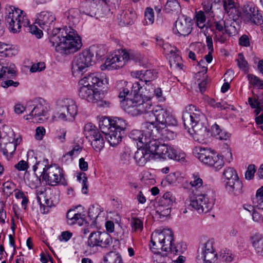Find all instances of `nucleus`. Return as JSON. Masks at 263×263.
<instances>
[{"label": "nucleus", "instance_id": "nucleus-60", "mask_svg": "<svg viewBox=\"0 0 263 263\" xmlns=\"http://www.w3.org/2000/svg\"><path fill=\"white\" fill-rule=\"evenodd\" d=\"M220 257L222 261L230 262L233 260L234 256L231 251L225 249L221 251Z\"/></svg>", "mask_w": 263, "mask_h": 263}, {"label": "nucleus", "instance_id": "nucleus-18", "mask_svg": "<svg viewBox=\"0 0 263 263\" xmlns=\"http://www.w3.org/2000/svg\"><path fill=\"white\" fill-rule=\"evenodd\" d=\"M146 129L144 134L143 131L137 129H134L130 132L129 134V137L135 141H138V146L143 147L144 145L149 144L151 143L152 140V136L151 134V130Z\"/></svg>", "mask_w": 263, "mask_h": 263}, {"label": "nucleus", "instance_id": "nucleus-29", "mask_svg": "<svg viewBox=\"0 0 263 263\" xmlns=\"http://www.w3.org/2000/svg\"><path fill=\"white\" fill-rule=\"evenodd\" d=\"M45 194L44 191L36 190V195L38 203H40L41 206L42 205L45 206L43 210V213H47L49 208L54 205L53 200L51 198H47Z\"/></svg>", "mask_w": 263, "mask_h": 263}, {"label": "nucleus", "instance_id": "nucleus-64", "mask_svg": "<svg viewBox=\"0 0 263 263\" xmlns=\"http://www.w3.org/2000/svg\"><path fill=\"white\" fill-rule=\"evenodd\" d=\"M255 172L256 169L255 165H249L245 173V178L249 180L252 179L254 177Z\"/></svg>", "mask_w": 263, "mask_h": 263}, {"label": "nucleus", "instance_id": "nucleus-54", "mask_svg": "<svg viewBox=\"0 0 263 263\" xmlns=\"http://www.w3.org/2000/svg\"><path fill=\"white\" fill-rule=\"evenodd\" d=\"M130 225L132 231L134 232L141 231L143 228V221L139 218H132Z\"/></svg>", "mask_w": 263, "mask_h": 263}, {"label": "nucleus", "instance_id": "nucleus-26", "mask_svg": "<svg viewBox=\"0 0 263 263\" xmlns=\"http://www.w3.org/2000/svg\"><path fill=\"white\" fill-rule=\"evenodd\" d=\"M251 243L257 255L263 257V235L255 234L250 238Z\"/></svg>", "mask_w": 263, "mask_h": 263}, {"label": "nucleus", "instance_id": "nucleus-1", "mask_svg": "<svg viewBox=\"0 0 263 263\" xmlns=\"http://www.w3.org/2000/svg\"><path fill=\"white\" fill-rule=\"evenodd\" d=\"M56 20L55 16L51 12L43 11L38 14L37 24L49 34V41L54 47L56 52L62 55L73 54L82 47L81 37L77 32L70 27H65L51 30Z\"/></svg>", "mask_w": 263, "mask_h": 263}, {"label": "nucleus", "instance_id": "nucleus-55", "mask_svg": "<svg viewBox=\"0 0 263 263\" xmlns=\"http://www.w3.org/2000/svg\"><path fill=\"white\" fill-rule=\"evenodd\" d=\"M238 67L242 71L247 72L248 71V63L246 60L243 54L239 53L236 60Z\"/></svg>", "mask_w": 263, "mask_h": 263}, {"label": "nucleus", "instance_id": "nucleus-8", "mask_svg": "<svg viewBox=\"0 0 263 263\" xmlns=\"http://www.w3.org/2000/svg\"><path fill=\"white\" fill-rule=\"evenodd\" d=\"M7 11L6 21L9 25L10 31L13 33L19 32L22 26L27 27L29 24L30 21L24 11L10 6L7 9Z\"/></svg>", "mask_w": 263, "mask_h": 263}, {"label": "nucleus", "instance_id": "nucleus-37", "mask_svg": "<svg viewBox=\"0 0 263 263\" xmlns=\"http://www.w3.org/2000/svg\"><path fill=\"white\" fill-rule=\"evenodd\" d=\"M99 125L102 133L105 134L112 129V119L107 117H102L100 119Z\"/></svg>", "mask_w": 263, "mask_h": 263}, {"label": "nucleus", "instance_id": "nucleus-62", "mask_svg": "<svg viewBox=\"0 0 263 263\" xmlns=\"http://www.w3.org/2000/svg\"><path fill=\"white\" fill-rule=\"evenodd\" d=\"M248 104L251 108H256L260 105V102L258 101V96L253 93V96L248 98Z\"/></svg>", "mask_w": 263, "mask_h": 263}, {"label": "nucleus", "instance_id": "nucleus-3", "mask_svg": "<svg viewBox=\"0 0 263 263\" xmlns=\"http://www.w3.org/2000/svg\"><path fill=\"white\" fill-rule=\"evenodd\" d=\"M182 120L185 128H191L197 136V140H203L208 137L209 132L205 123L204 114L192 105H187L183 113Z\"/></svg>", "mask_w": 263, "mask_h": 263}, {"label": "nucleus", "instance_id": "nucleus-17", "mask_svg": "<svg viewBox=\"0 0 263 263\" xmlns=\"http://www.w3.org/2000/svg\"><path fill=\"white\" fill-rule=\"evenodd\" d=\"M150 145H144L143 147H140L135 152L134 159L137 164L139 166H144L148 161L154 158V155Z\"/></svg>", "mask_w": 263, "mask_h": 263}, {"label": "nucleus", "instance_id": "nucleus-45", "mask_svg": "<svg viewBox=\"0 0 263 263\" xmlns=\"http://www.w3.org/2000/svg\"><path fill=\"white\" fill-rule=\"evenodd\" d=\"M252 203L255 208L263 210V186L257 190L255 197L252 198Z\"/></svg>", "mask_w": 263, "mask_h": 263}, {"label": "nucleus", "instance_id": "nucleus-32", "mask_svg": "<svg viewBox=\"0 0 263 263\" xmlns=\"http://www.w3.org/2000/svg\"><path fill=\"white\" fill-rule=\"evenodd\" d=\"M223 5L225 11L229 14L232 15L233 20L236 19L239 16V12L237 10L235 2L233 0H223Z\"/></svg>", "mask_w": 263, "mask_h": 263}, {"label": "nucleus", "instance_id": "nucleus-58", "mask_svg": "<svg viewBox=\"0 0 263 263\" xmlns=\"http://www.w3.org/2000/svg\"><path fill=\"white\" fill-rule=\"evenodd\" d=\"M231 21H228L225 26L224 32L229 36L235 35L237 33V29L235 26V22H230Z\"/></svg>", "mask_w": 263, "mask_h": 263}, {"label": "nucleus", "instance_id": "nucleus-25", "mask_svg": "<svg viewBox=\"0 0 263 263\" xmlns=\"http://www.w3.org/2000/svg\"><path fill=\"white\" fill-rule=\"evenodd\" d=\"M135 18V13L129 10H123L117 15L119 25L122 26L133 24Z\"/></svg>", "mask_w": 263, "mask_h": 263}, {"label": "nucleus", "instance_id": "nucleus-7", "mask_svg": "<svg viewBox=\"0 0 263 263\" xmlns=\"http://www.w3.org/2000/svg\"><path fill=\"white\" fill-rule=\"evenodd\" d=\"M78 109L75 102L70 99H64L59 101L56 110L52 116V120L57 121H72L77 115Z\"/></svg>", "mask_w": 263, "mask_h": 263}, {"label": "nucleus", "instance_id": "nucleus-2", "mask_svg": "<svg viewBox=\"0 0 263 263\" xmlns=\"http://www.w3.org/2000/svg\"><path fill=\"white\" fill-rule=\"evenodd\" d=\"M173 241V233L169 229H164L162 231L157 230L152 234L153 246H151V249L154 252L153 256L154 263H172L167 253L178 255L183 252L185 248H182V244H174Z\"/></svg>", "mask_w": 263, "mask_h": 263}, {"label": "nucleus", "instance_id": "nucleus-12", "mask_svg": "<svg viewBox=\"0 0 263 263\" xmlns=\"http://www.w3.org/2000/svg\"><path fill=\"white\" fill-rule=\"evenodd\" d=\"M143 127L151 130L152 140H172L175 139L176 134L166 127H161L160 125H155L153 121H148L143 124Z\"/></svg>", "mask_w": 263, "mask_h": 263}, {"label": "nucleus", "instance_id": "nucleus-46", "mask_svg": "<svg viewBox=\"0 0 263 263\" xmlns=\"http://www.w3.org/2000/svg\"><path fill=\"white\" fill-rule=\"evenodd\" d=\"M145 86H143V91L141 95H139L142 99L145 100H149L151 98L153 97L155 95L154 87L151 83L144 84Z\"/></svg>", "mask_w": 263, "mask_h": 263}, {"label": "nucleus", "instance_id": "nucleus-15", "mask_svg": "<svg viewBox=\"0 0 263 263\" xmlns=\"http://www.w3.org/2000/svg\"><path fill=\"white\" fill-rule=\"evenodd\" d=\"M154 114L156 116L155 125H160L163 127H166V125L176 126L177 125V121L175 117L160 106L156 107V111Z\"/></svg>", "mask_w": 263, "mask_h": 263}, {"label": "nucleus", "instance_id": "nucleus-48", "mask_svg": "<svg viewBox=\"0 0 263 263\" xmlns=\"http://www.w3.org/2000/svg\"><path fill=\"white\" fill-rule=\"evenodd\" d=\"M222 175L225 178V183L228 181H230V180L232 179L239 178L236 171L233 168L230 167L224 168Z\"/></svg>", "mask_w": 263, "mask_h": 263}, {"label": "nucleus", "instance_id": "nucleus-41", "mask_svg": "<svg viewBox=\"0 0 263 263\" xmlns=\"http://www.w3.org/2000/svg\"><path fill=\"white\" fill-rule=\"evenodd\" d=\"M81 149L82 148L80 145H75L71 151L67 153L62 157L61 159L62 162L67 164L69 162L71 161L72 160V156H77L80 154L81 152Z\"/></svg>", "mask_w": 263, "mask_h": 263}, {"label": "nucleus", "instance_id": "nucleus-33", "mask_svg": "<svg viewBox=\"0 0 263 263\" xmlns=\"http://www.w3.org/2000/svg\"><path fill=\"white\" fill-rule=\"evenodd\" d=\"M169 59L170 66L171 67L178 68L179 69H183V65L182 63V58L179 54L171 50L170 51Z\"/></svg>", "mask_w": 263, "mask_h": 263}, {"label": "nucleus", "instance_id": "nucleus-40", "mask_svg": "<svg viewBox=\"0 0 263 263\" xmlns=\"http://www.w3.org/2000/svg\"><path fill=\"white\" fill-rule=\"evenodd\" d=\"M112 129L124 132L126 129L127 123L125 120L119 117H114L112 119Z\"/></svg>", "mask_w": 263, "mask_h": 263}, {"label": "nucleus", "instance_id": "nucleus-16", "mask_svg": "<svg viewBox=\"0 0 263 263\" xmlns=\"http://www.w3.org/2000/svg\"><path fill=\"white\" fill-rule=\"evenodd\" d=\"M201 258L204 263H215L217 260V253L213 248V241L208 240L201 246Z\"/></svg>", "mask_w": 263, "mask_h": 263}, {"label": "nucleus", "instance_id": "nucleus-28", "mask_svg": "<svg viewBox=\"0 0 263 263\" xmlns=\"http://www.w3.org/2000/svg\"><path fill=\"white\" fill-rule=\"evenodd\" d=\"M135 77L140 81H143V84L151 83V81L154 80L157 77V73L154 72L152 70H142L136 71Z\"/></svg>", "mask_w": 263, "mask_h": 263}, {"label": "nucleus", "instance_id": "nucleus-50", "mask_svg": "<svg viewBox=\"0 0 263 263\" xmlns=\"http://www.w3.org/2000/svg\"><path fill=\"white\" fill-rule=\"evenodd\" d=\"M165 9L167 12H178L180 10V6L177 0H167Z\"/></svg>", "mask_w": 263, "mask_h": 263}, {"label": "nucleus", "instance_id": "nucleus-42", "mask_svg": "<svg viewBox=\"0 0 263 263\" xmlns=\"http://www.w3.org/2000/svg\"><path fill=\"white\" fill-rule=\"evenodd\" d=\"M15 50L10 45L0 42V56L11 57L15 54Z\"/></svg>", "mask_w": 263, "mask_h": 263}, {"label": "nucleus", "instance_id": "nucleus-30", "mask_svg": "<svg viewBox=\"0 0 263 263\" xmlns=\"http://www.w3.org/2000/svg\"><path fill=\"white\" fill-rule=\"evenodd\" d=\"M71 69L73 77L81 78L82 76V57L80 54L76 56L73 59Z\"/></svg>", "mask_w": 263, "mask_h": 263}, {"label": "nucleus", "instance_id": "nucleus-63", "mask_svg": "<svg viewBox=\"0 0 263 263\" xmlns=\"http://www.w3.org/2000/svg\"><path fill=\"white\" fill-rule=\"evenodd\" d=\"M46 65L44 62H39L33 64L30 70L31 72H40L45 69Z\"/></svg>", "mask_w": 263, "mask_h": 263}, {"label": "nucleus", "instance_id": "nucleus-53", "mask_svg": "<svg viewBox=\"0 0 263 263\" xmlns=\"http://www.w3.org/2000/svg\"><path fill=\"white\" fill-rule=\"evenodd\" d=\"M249 83L254 87H257L258 88H263V81L258 77L252 74H248L247 76Z\"/></svg>", "mask_w": 263, "mask_h": 263}, {"label": "nucleus", "instance_id": "nucleus-47", "mask_svg": "<svg viewBox=\"0 0 263 263\" xmlns=\"http://www.w3.org/2000/svg\"><path fill=\"white\" fill-rule=\"evenodd\" d=\"M100 232H91L88 238L86 245L90 249L98 246Z\"/></svg>", "mask_w": 263, "mask_h": 263}, {"label": "nucleus", "instance_id": "nucleus-43", "mask_svg": "<svg viewBox=\"0 0 263 263\" xmlns=\"http://www.w3.org/2000/svg\"><path fill=\"white\" fill-rule=\"evenodd\" d=\"M98 246L102 248H107L112 242L110 235L106 232H100Z\"/></svg>", "mask_w": 263, "mask_h": 263}, {"label": "nucleus", "instance_id": "nucleus-27", "mask_svg": "<svg viewBox=\"0 0 263 263\" xmlns=\"http://www.w3.org/2000/svg\"><path fill=\"white\" fill-rule=\"evenodd\" d=\"M123 134V132L111 129L105 135L110 145L115 146L121 141Z\"/></svg>", "mask_w": 263, "mask_h": 263}, {"label": "nucleus", "instance_id": "nucleus-19", "mask_svg": "<svg viewBox=\"0 0 263 263\" xmlns=\"http://www.w3.org/2000/svg\"><path fill=\"white\" fill-rule=\"evenodd\" d=\"M193 21L191 18L182 15L176 21L175 27L180 35H188L192 31Z\"/></svg>", "mask_w": 263, "mask_h": 263}, {"label": "nucleus", "instance_id": "nucleus-51", "mask_svg": "<svg viewBox=\"0 0 263 263\" xmlns=\"http://www.w3.org/2000/svg\"><path fill=\"white\" fill-rule=\"evenodd\" d=\"M144 19L146 25H152L155 20L154 11L151 7H147L144 12Z\"/></svg>", "mask_w": 263, "mask_h": 263}, {"label": "nucleus", "instance_id": "nucleus-39", "mask_svg": "<svg viewBox=\"0 0 263 263\" xmlns=\"http://www.w3.org/2000/svg\"><path fill=\"white\" fill-rule=\"evenodd\" d=\"M175 202V197L170 192H167L164 194L163 196L159 199L158 203L161 205H165V207H171Z\"/></svg>", "mask_w": 263, "mask_h": 263}, {"label": "nucleus", "instance_id": "nucleus-59", "mask_svg": "<svg viewBox=\"0 0 263 263\" xmlns=\"http://www.w3.org/2000/svg\"><path fill=\"white\" fill-rule=\"evenodd\" d=\"M171 209L170 207H165V205H161L158 203L156 212L159 215L160 217H165L170 215Z\"/></svg>", "mask_w": 263, "mask_h": 263}, {"label": "nucleus", "instance_id": "nucleus-36", "mask_svg": "<svg viewBox=\"0 0 263 263\" xmlns=\"http://www.w3.org/2000/svg\"><path fill=\"white\" fill-rule=\"evenodd\" d=\"M14 195L16 199H22L21 205L24 210L27 209L29 203L28 193L23 191L16 189L13 191Z\"/></svg>", "mask_w": 263, "mask_h": 263}, {"label": "nucleus", "instance_id": "nucleus-5", "mask_svg": "<svg viewBox=\"0 0 263 263\" xmlns=\"http://www.w3.org/2000/svg\"><path fill=\"white\" fill-rule=\"evenodd\" d=\"M215 202L214 193L207 186H202L194 198L190 201V205L199 213H207L211 210Z\"/></svg>", "mask_w": 263, "mask_h": 263}, {"label": "nucleus", "instance_id": "nucleus-35", "mask_svg": "<svg viewBox=\"0 0 263 263\" xmlns=\"http://www.w3.org/2000/svg\"><path fill=\"white\" fill-rule=\"evenodd\" d=\"M104 263H123L121 255L116 252L110 251L103 257Z\"/></svg>", "mask_w": 263, "mask_h": 263}, {"label": "nucleus", "instance_id": "nucleus-44", "mask_svg": "<svg viewBox=\"0 0 263 263\" xmlns=\"http://www.w3.org/2000/svg\"><path fill=\"white\" fill-rule=\"evenodd\" d=\"M90 48L93 54H96V57L98 59H101L107 52V49L104 45H93L91 46Z\"/></svg>", "mask_w": 263, "mask_h": 263}, {"label": "nucleus", "instance_id": "nucleus-22", "mask_svg": "<svg viewBox=\"0 0 263 263\" xmlns=\"http://www.w3.org/2000/svg\"><path fill=\"white\" fill-rule=\"evenodd\" d=\"M28 163L32 166L34 172L39 168L44 170V167H47L48 165V159L41 158L38 159L32 150L28 151Z\"/></svg>", "mask_w": 263, "mask_h": 263}, {"label": "nucleus", "instance_id": "nucleus-10", "mask_svg": "<svg viewBox=\"0 0 263 263\" xmlns=\"http://www.w3.org/2000/svg\"><path fill=\"white\" fill-rule=\"evenodd\" d=\"M121 107L130 116H137L147 111L146 108L150 106L149 103L145 102L144 99L137 95L132 99L127 98L126 101H123Z\"/></svg>", "mask_w": 263, "mask_h": 263}, {"label": "nucleus", "instance_id": "nucleus-9", "mask_svg": "<svg viewBox=\"0 0 263 263\" xmlns=\"http://www.w3.org/2000/svg\"><path fill=\"white\" fill-rule=\"evenodd\" d=\"M151 151L158 157L166 159H173L177 161H184L185 155L183 153H178L176 149L167 144L161 143L159 140H152L150 146Z\"/></svg>", "mask_w": 263, "mask_h": 263}, {"label": "nucleus", "instance_id": "nucleus-57", "mask_svg": "<svg viewBox=\"0 0 263 263\" xmlns=\"http://www.w3.org/2000/svg\"><path fill=\"white\" fill-rule=\"evenodd\" d=\"M143 86H145V85L143 84V81H135L132 86V93H134V97H135L137 95H141L142 93V91L143 89Z\"/></svg>", "mask_w": 263, "mask_h": 263}, {"label": "nucleus", "instance_id": "nucleus-49", "mask_svg": "<svg viewBox=\"0 0 263 263\" xmlns=\"http://www.w3.org/2000/svg\"><path fill=\"white\" fill-rule=\"evenodd\" d=\"M96 89L95 88H91V87H85L83 89L84 93L83 94V99H85L89 102H93L94 98L98 95L97 93H95Z\"/></svg>", "mask_w": 263, "mask_h": 263}, {"label": "nucleus", "instance_id": "nucleus-24", "mask_svg": "<svg viewBox=\"0 0 263 263\" xmlns=\"http://www.w3.org/2000/svg\"><path fill=\"white\" fill-rule=\"evenodd\" d=\"M103 211V209L99 205H91L88 209L87 216L83 218V222H85V226L93 225L96 218Z\"/></svg>", "mask_w": 263, "mask_h": 263}, {"label": "nucleus", "instance_id": "nucleus-20", "mask_svg": "<svg viewBox=\"0 0 263 263\" xmlns=\"http://www.w3.org/2000/svg\"><path fill=\"white\" fill-rule=\"evenodd\" d=\"M105 83H107V80L106 78L104 79L100 78L98 74L95 73L86 74L83 77V89L85 87H91V88H95V86L101 87Z\"/></svg>", "mask_w": 263, "mask_h": 263}, {"label": "nucleus", "instance_id": "nucleus-56", "mask_svg": "<svg viewBox=\"0 0 263 263\" xmlns=\"http://www.w3.org/2000/svg\"><path fill=\"white\" fill-rule=\"evenodd\" d=\"M196 23L198 27L201 29L203 28L205 25L206 17L204 12L202 11L196 12Z\"/></svg>", "mask_w": 263, "mask_h": 263}, {"label": "nucleus", "instance_id": "nucleus-14", "mask_svg": "<svg viewBox=\"0 0 263 263\" xmlns=\"http://www.w3.org/2000/svg\"><path fill=\"white\" fill-rule=\"evenodd\" d=\"M42 181L46 184L56 185L62 181L63 175L61 168L55 164L48 165L44 167V171L41 175Z\"/></svg>", "mask_w": 263, "mask_h": 263}, {"label": "nucleus", "instance_id": "nucleus-4", "mask_svg": "<svg viewBox=\"0 0 263 263\" xmlns=\"http://www.w3.org/2000/svg\"><path fill=\"white\" fill-rule=\"evenodd\" d=\"M193 154L200 161L208 166L214 167L216 170H219L223 167V158L228 162H230L233 159L231 151L228 147L223 150L222 156H219L208 148L201 146L195 147L193 150Z\"/></svg>", "mask_w": 263, "mask_h": 263}, {"label": "nucleus", "instance_id": "nucleus-23", "mask_svg": "<svg viewBox=\"0 0 263 263\" xmlns=\"http://www.w3.org/2000/svg\"><path fill=\"white\" fill-rule=\"evenodd\" d=\"M81 207V205L80 204L69 209L67 211L66 218L67 223L68 225L72 226L78 223L80 226H82V215L78 210V208Z\"/></svg>", "mask_w": 263, "mask_h": 263}, {"label": "nucleus", "instance_id": "nucleus-61", "mask_svg": "<svg viewBox=\"0 0 263 263\" xmlns=\"http://www.w3.org/2000/svg\"><path fill=\"white\" fill-rule=\"evenodd\" d=\"M27 161L24 160L20 161L17 164H16L14 166L15 168L20 171H26L29 167V166L30 165L28 163V152H27Z\"/></svg>", "mask_w": 263, "mask_h": 263}, {"label": "nucleus", "instance_id": "nucleus-13", "mask_svg": "<svg viewBox=\"0 0 263 263\" xmlns=\"http://www.w3.org/2000/svg\"><path fill=\"white\" fill-rule=\"evenodd\" d=\"M129 54L125 50L118 51V53L111 54L106 60L105 63L101 66V70H112L122 68L129 60Z\"/></svg>", "mask_w": 263, "mask_h": 263}, {"label": "nucleus", "instance_id": "nucleus-34", "mask_svg": "<svg viewBox=\"0 0 263 263\" xmlns=\"http://www.w3.org/2000/svg\"><path fill=\"white\" fill-rule=\"evenodd\" d=\"M258 11H259L258 10L252 3L245 4L242 7V15L244 21L246 19H250L252 14Z\"/></svg>", "mask_w": 263, "mask_h": 263}, {"label": "nucleus", "instance_id": "nucleus-52", "mask_svg": "<svg viewBox=\"0 0 263 263\" xmlns=\"http://www.w3.org/2000/svg\"><path fill=\"white\" fill-rule=\"evenodd\" d=\"M245 22L247 23L260 25L263 23V19L261 14L258 11L257 13L253 14L250 19H246Z\"/></svg>", "mask_w": 263, "mask_h": 263}, {"label": "nucleus", "instance_id": "nucleus-6", "mask_svg": "<svg viewBox=\"0 0 263 263\" xmlns=\"http://www.w3.org/2000/svg\"><path fill=\"white\" fill-rule=\"evenodd\" d=\"M26 109L29 114L24 116L26 120L33 119V122H41L48 118L50 105L43 99L38 98L28 102Z\"/></svg>", "mask_w": 263, "mask_h": 263}, {"label": "nucleus", "instance_id": "nucleus-11", "mask_svg": "<svg viewBox=\"0 0 263 263\" xmlns=\"http://www.w3.org/2000/svg\"><path fill=\"white\" fill-rule=\"evenodd\" d=\"M83 135L96 151H100L104 147V140L102 135L91 123L85 124L83 128Z\"/></svg>", "mask_w": 263, "mask_h": 263}, {"label": "nucleus", "instance_id": "nucleus-38", "mask_svg": "<svg viewBox=\"0 0 263 263\" xmlns=\"http://www.w3.org/2000/svg\"><path fill=\"white\" fill-rule=\"evenodd\" d=\"M95 63L94 54L90 50V47L83 51V69L91 66Z\"/></svg>", "mask_w": 263, "mask_h": 263}, {"label": "nucleus", "instance_id": "nucleus-21", "mask_svg": "<svg viewBox=\"0 0 263 263\" xmlns=\"http://www.w3.org/2000/svg\"><path fill=\"white\" fill-rule=\"evenodd\" d=\"M225 187L229 194L234 196H239L243 193V183L239 178L226 182Z\"/></svg>", "mask_w": 263, "mask_h": 263}, {"label": "nucleus", "instance_id": "nucleus-31", "mask_svg": "<svg viewBox=\"0 0 263 263\" xmlns=\"http://www.w3.org/2000/svg\"><path fill=\"white\" fill-rule=\"evenodd\" d=\"M98 5L96 2L93 0L92 2L87 3L86 5V9L85 13L87 15H89L91 17H95L96 18H99L103 16V13H101L98 10Z\"/></svg>", "mask_w": 263, "mask_h": 263}]
</instances>
